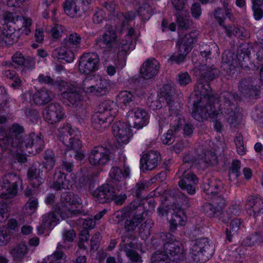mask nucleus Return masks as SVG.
Returning <instances> with one entry per match:
<instances>
[{"label":"nucleus","instance_id":"13","mask_svg":"<svg viewBox=\"0 0 263 263\" xmlns=\"http://www.w3.org/2000/svg\"><path fill=\"white\" fill-rule=\"evenodd\" d=\"M184 122V120L181 115L171 116L170 128L162 138L163 144L170 145L174 142L177 134L182 129V124Z\"/></svg>","mask_w":263,"mask_h":263},{"label":"nucleus","instance_id":"50","mask_svg":"<svg viewBox=\"0 0 263 263\" xmlns=\"http://www.w3.org/2000/svg\"><path fill=\"white\" fill-rule=\"evenodd\" d=\"M28 252V248L24 243H20L13 248L11 250V254L12 256L18 259L23 258L24 256Z\"/></svg>","mask_w":263,"mask_h":263},{"label":"nucleus","instance_id":"32","mask_svg":"<svg viewBox=\"0 0 263 263\" xmlns=\"http://www.w3.org/2000/svg\"><path fill=\"white\" fill-rule=\"evenodd\" d=\"M222 187L221 181L214 178L205 180L203 184V190L208 195H215L220 192Z\"/></svg>","mask_w":263,"mask_h":263},{"label":"nucleus","instance_id":"62","mask_svg":"<svg viewBox=\"0 0 263 263\" xmlns=\"http://www.w3.org/2000/svg\"><path fill=\"white\" fill-rule=\"evenodd\" d=\"M247 58H248V55L246 51L242 49H238L235 53V67H242L245 62V59Z\"/></svg>","mask_w":263,"mask_h":263},{"label":"nucleus","instance_id":"39","mask_svg":"<svg viewBox=\"0 0 263 263\" xmlns=\"http://www.w3.org/2000/svg\"><path fill=\"white\" fill-rule=\"evenodd\" d=\"M76 237V233L72 229L64 230L62 233L63 244L59 242L57 249H68L72 246V242Z\"/></svg>","mask_w":263,"mask_h":263},{"label":"nucleus","instance_id":"18","mask_svg":"<svg viewBox=\"0 0 263 263\" xmlns=\"http://www.w3.org/2000/svg\"><path fill=\"white\" fill-rule=\"evenodd\" d=\"M95 200L104 204L112 200L115 195V188L109 184H104L96 189L92 193Z\"/></svg>","mask_w":263,"mask_h":263},{"label":"nucleus","instance_id":"6","mask_svg":"<svg viewBox=\"0 0 263 263\" xmlns=\"http://www.w3.org/2000/svg\"><path fill=\"white\" fill-rule=\"evenodd\" d=\"M24 132L22 125L13 123L9 127L7 135L0 141L1 148L10 149L11 152H13L14 148L20 149L24 141Z\"/></svg>","mask_w":263,"mask_h":263},{"label":"nucleus","instance_id":"30","mask_svg":"<svg viewBox=\"0 0 263 263\" xmlns=\"http://www.w3.org/2000/svg\"><path fill=\"white\" fill-rule=\"evenodd\" d=\"M131 114H134V127L141 128L148 123L149 116L145 109L139 107L132 109Z\"/></svg>","mask_w":263,"mask_h":263},{"label":"nucleus","instance_id":"25","mask_svg":"<svg viewBox=\"0 0 263 263\" xmlns=\"http://www.w3.org/2000/svg\"><path fill=\"white\" fill-rule=\"evenodd\" d=\"M62 96L68 102V105L74 107L78 106L82 100L80 88L71 84L67 85Z\"/></svg>","mask_w":263,"mask_h":263},{"label":"nucleus","instance_id":"5","mask_svg":"<svg viewBox=\"0 0 263 263\" xmlns=\"http://www.w3.org/2000/svg\"><path fill=\"white\" fill-rule=\"evenodd\" d=\"M214 247L208 239L203 238L196 240L191 245V256L197 263H204L214 253Z\"/></svg>","mask_w":263,"mask_h":263},{"label":"nucleus","instance_id":"7","mask_svg":"<svg viewBox=\"0 0 263 263\" xmlns=\"http://www.w3.org/2000/svg\"><path fill=\"white\" fill-rule=\"evenodd\" d=\"M22 183L20 177L13 173H8L0 177V196L8 199L15 196L18 185Z\"/></svg>","mask_w":263,"mask_h":263},{"label":"nucleus","instance_id":"29","mask_svg":"<svg viewBox=\"0 0 263 263\" xmlns=\"http://www.w3.org/2000/svg\"><path fill=\"white\" fill-rule=\"evenodd\" d=\"M60 216H63L62 211L59 207H55L54 211L43 215L42 225L45 228H53L58 223Z\"/></svg>","mask_w":263,"mask_h":263},{"label":"nucleus","instance_id":"48","mask_svg":"<svg viewBox=\"0 0 263 263\" xmlns=\"http://www.w3.org/2000/svg\"><path fill=\"white\" fill-rule=\"evenodd\" d=\"M189 52L184 51L179 47L178 48L177 54L174 53L171 55L168 59V62L171 64L176 63L177 64H181L186 61L187 55Z\"/></svg>","mask_w":263,"mask_h":263},{"label":"nucleus","instance_id":"63","mask_svg":"<svg viewBox=\"0 0 263 263\" xmlns=\"http://www.w3.org/2000/svg\"><path fill=\"white\" fill-rule=\"evenodd\" d=\"M106 18L105 12L99 8H97L94 12L92 16V21L95 24L101 23Z\"/></svg>","mask_w":263,"mask_h":263},{"label":"nucleus","instance_id":"59","mask_svg":"<svg viewBox=\"0 0 263 263\" xmlns=\"http://www.w3.org/2000/svg\"><path fill=\"white\" fill-rule=\"evenodd\" d=\"M234 142L237 153L240 155H244L246 153V149L244 146L243 136L240 133L237 134L235 137Z\"/></svg>","mask_w":263,"mask_h":263},{"label":"nucleus","instance_id":"43","mask_svg":"<svg viewBox=\"0 0 263 263\" xmlns=\"http://www.w3.org/2000/svg\"><path fill=\"white\" fill-rule=\"evenodd\" d=\"M184 164H181L178 173V178L183 181H190L195 183L198 182L199 179L196 175L190 170H185Z\"/></svg>","mask_w":263,"mask_h":263},{"label":"nucleus","instance_id":"19","mask_svg":"<svg viewBox=\"0 0 263 263\" xmlns=\"http://www.w3.org/2000/svg\"><path fill=\"white\" fill-rule=\"evenodd\" d=\"M129 123L118 121L112 126L113 133L119 143L126 144L132 136L130 127Z\"/></svg>","mask_w":263,"mask_h":263},{"label":"nucleus","instance_id":"55","mask_svg":"<svg viewBox=\"0 0 263 263\" xmlns=\"http://www.w3.org/2000/svg\"><path fill=\"white\" fill-rule=\"evenodd\" d=\"M202 210L209 217H216L220 214V211L212 203H205L202 206Z\"/></svg>","mask_w":263,"mask_h":263},{"label":"nucleus","instance_id":"61","mask_svg":"<svg viewBox=\"0 0 263 263\" xmlns=\"http://www.w3.org/2000/svg\"><path fill=\"white\" fill-rule=\"evenodd\" d=\"M11 238L10 230L6 227L0 228V245L4 246L8 243Z\"/></svg>","mask_w":263,"mask_h":263},{"label":"nucleus","instance_id":"34","mask_svg":"<svg viewBox=\"0 0 263 263\" xmlns=\"http://www.w3.org/2000/svg\"><path fill=\"white\" fill-rule=\"evenodd\" d=\"M51 55L54 59L64 60L67 63L72 62L74 59V50L67 49L63 46L54 49Z\"/></svg>","mask_w":263,"mask_h":263},{"label":"nucleus","instance_id":"12","mask_svg":"<svg viewBox=\"0 0 263 263\" xmlns=\"http://www.w3.org/2000/svg\"><path fill=\"white\" fill-rule=\"evenodd\" d=\"M110 151L106 147L96 146L89 155V162L92 165H105L110 159Z\"/></svg>","mask_w":263,"mask_h":263},{"label":"nucleus","instance_id":"17","mask_svg":"<svg viewBox=\"0 0 263 263\" xmlns=\"http://www.w3.org/2000/svg\"><path fill=\"white\" fill-rule=\"evenodd\" d=\"M44 111L45 119L51 124L60 122L65 117L63 108L58 103L49 104L46 107Z\"/></svg>","mask_w":263,"mask_h":263},{"label":"nucleus","instance_id":"9","mask_svg":"<svg viewBox=\"0 0 263 263\" xmlns=\"http://www.w3.org/2000/svg\"><path fill=\"white\" fill-rule=\"evenodd\" d=\"M100 58L96 52H85L80 58L79 70L82 74L88 75L99 69Z\"/></svg>","mask_w":263,"mask_h":263},{"label":"nucleus","instance_id":"1","mask_svg":"<svg viewBox=\"0 0 263 263\" xmlns=\"http://www.w3.org/2000/svg\"><path fill=\"white\" fill-rule=\"evenodd\" d=\"M217 100L211 87L208 85L204 86L199 80L195 86L194 94L189 98L190 102L193 105L192 116L199 122L221 117L222 111L219 104L215 103Z\"/></svg>","mask_w":263,"mask_h":263},{"label":"nucleus","instance_id":"23","mask_svg":"<svg viewBox=\"0 0 263 263\" xmlns=\"http://www.w3.org/2000/svg\"><path fill=\"white\" fill-rule=\"evenodd\" d=\"M42 165L39 162L32 164L27 171V178L30 184L34 188H38L44 181V179L41 177L42 170Z\"/></svg>","mask_w":263,"mask_h":263},{"label":"nucleus","instance_id":"21","mask_svg":"<svg viewBox=\"0 0 263 263\" xmlns=\"http://www.w3.org/2000/svg\"><path fill=\"white\" fill-rule=\"evenodd\" d=\"M174 241H169L170 242L165 244L164 253L168 256L170 262L178 263L183 260L184 255L178 242Z\"/></svg>","mask_w":263,"mask_h":263},{"label":"nucleus","instance_id":"24","mask_svg":"<svg viewBox=\"0 0 263 263\" xmlns=\"http://www.w3.org/2000/svg\"><path fill=\"white\" fill-rule=\"evenodd\" d=\"M83 4V0H66L63 4V9L65 13L71 17H80L84 14L82 8Z\"/></svg>","mask_w":263,"mask_h":263},{"label":"nucleus","instance_id":"57","mask_svg":"<svg viewBox=\"0 0 263 263\" xmlns=\"http://www.w3.org/2000/svg\"><path fill=\"white\" fill-rule=\"evenodd\" d=\"M153 222L151 219H147L142 223L139 228V235L143 237H147L150 234V230L152 228Z\"/></svg>","mask_w":263,"mask_h":263},{"label":"nucleus","instance_id":"35","mask_svg":"<svg viewBox=\"0 0 263 263\" xmlns=\"http://www.w3.org/2000/svg\"><path fill=\"white\" fill-rule=\"evenodd\" d=\"M82 38L77 33L70 34L62 41L61 45L67 49L76 50L80 47Z\"/></svg>","mask_w":263,"mask_h":263},{"label":"nucleus","instance_id":"54","mask_svg":"<svg viewBox=\"0 0 263 263\" xmlns=\"http://www.w3.org/2000/svg\"><path fill=\"white\" fill-rule=\"evenodd\" d=\"M44 166L48 170L52 169L55 165L56 156L53 151L51 149H47L45 154Z\"/></svg>","mask_w":263,"mask_h":263},{"label":"nucleus","instance_id":"8","mask_svg":"<svg viewBox=\"0 0 263 263\" xmlns=\"http://www.w3.org/2000/svg\"><path fill=\"white\" fill-rule=\"evenodd\" d=\"M238 90L246 98L255 99L260 94V86L256 78L247 77L241 79L237 85Z\"/></svg>","mask_w":263,"mask_h":263},{"label":"nucleus","instance_id":"14","mask_svg":"<svg viewBox=\"0 0 263 263\" xmlns=\"http://www.w3.org/2000/svg\"><path fill=\"white\" fill-rule=\"evenodd\" d=\"M117 35L113 29H107L96 40L95 46L96 49L111 50L117 46Z\"/></svg>","mask_w":263,"mask_h":263},{"label":"nucleus","instance_id":"38","mask_svg":"<svg viewBox=\"0 0 263 263\" xmlns=\"http://www.w3.org/2000/svg\"><path fill=\"white\" fill-rule=\"evenodd\" d=\"M219 71L217 68L210 67L202 72L200 78L197 80L195 86L199 80H201L202 84L205 86L208 85L210 87L209 82L214 80L218 76Z\"/></svg>","mask_w":263,"mask_h":263},{"label":"nucleus","instance_id":"37","mask_svg":"<svg viewBox=\"0 0 263 263\" xmlns=\"http://www.w3.org/2000/svg\"><path fill=\"white\" fill-rule=\"evenodd\" d=\"M175 240V236L170 233H161L157 235L156 237L152 239V245L153 247L157 249L163 247L164 250V245L169 241H174Z\"/></svg>","mask_w":263,"mask_h":263},{"label":"nucleus","instance_id":"49","mask_svg":"<svg viewBox=\"0 0 263 263\" xmlns=\"http://www.w3.org/2000/svg\"><path fill=\"white\" fill-rule=\"evenodd\" d=\"M240 167L241 163L240 161L237 160L233 161L229 170V179L231 181L237 180L240 176Z\"/></svg>","mask_w":263,"mask_h":263},{"label":"nucleus","instance_id":"58","mask_svg":"<svg viewBox=\"0 0 263 263\" xmlns=\"http://www.w3.org/2000/svg\"><path fill=\"white\" fill-rule=\"evenodd\" d=\"M166 253L158 250L155 252L151 257L152 263H170Z\"/></svg>","mask_w":263,"mask_h":263},{"label":"nucleus","instance_id":"56","mask_svg":"<svg viewBox=\"0 0 263 263\" xmlns=\"http://www.w3.org/2000/svg\"><path fill=\"white\" fill-rule=\"evenodd\" d=\"M262 241L261 236L255 232L247 237L242 241V244L244 246L251 247Z\"/></svg>","mask_w":263,"mask_h":263},{"label":"nucleus","instance_id":"4","mask_svg":"<svg viewBox=\"0 0 263 263\" xmlns=\"http://www.w3.org/2000/svg\"><path fill=\"white\" fill-rule=\"evenodd\" d=\"M122 212L125 216L132 217L131 219H127L124 224V228L128 232L134 231L144 218V208L138 200L131 202L123 209Z\"/></svg>","mask_w":263,"mask_h":263},{"label":"nucleus","instance_id":"41","mask_svg":"<svg viewBox=\"0 0 263 263\" xmlns=\"http://www.w3.org/2000/svg\"><path fill=\"white\" fill-rule=\"evenodd\" d=\"M54 95L50 91L42 89L35 92L33 96V100L38 105H42L50 102Z\"/></svg>","mask_w":263,"mask_h":263},{"label":"nucleus","instance_id":"11","mask_svg":"<svg viewBox=\"0 0 263 263\" xmlns=\"http://www.w3.org/2000/svg\"><path fill=\"white\" fill-rule=\"evenodd\" d=\"M44 147V142L40 135L31 133L24 137V141L20 148L21 151H27L29 153H39Z\"/></svg>","mask_w":263,"mask_h":263},{"label":"nucleus","instance_id":"16","mask_svg":"<svg viewBox=\"0 0 263 263\" xmlns=\"http://www.w3.org/2000/svg\"><path fill=\"white\" fill-rule=\"evenodd\" d=\"M61 202L62 204V211L67 212V215H76L81 213L79 211L77 212L74 207L77 204H81V199L77 195L70 192H64L61 195Z\"/></svg>","mask_w":263,"mask_h":263},{"label":"nucleus","instance_id":"44","mask_svg":"<svg viewBox=\"0 0 263 263\" xmlns=\"http://www.w3.org/2000/svg\"><path fill=\"white\" fill-rule=\"evenodd\" d=\"M241 223L242 221L238 218H233L232 220L229 225V228H227L226 231L227 239L230 242L232 241V237L237 234L240 229Z\"/></svg>","mask_w":263,"mask_h":263},{"label":"nucleus","instance_id":"2","mask_svg":"<svg viewBox=\"0 0 263 263\" xmlns=\"http://www.w3.org/2000/svg\"><path fill=\"white\" fill-rule=\"evenodd\" d=\"M60 140L65 145L66 157H73L77 160L84 159L85 155L82 150V143L79 135L69 124L64 125L59 129Z\"/></svg>","mask_w":263,"mask_h":263},{"label":"nucleus","instance_id":"52","mask_svg":"<svg viewBox=\"0 0 263 263\" xmlns=\"http://www.w3.org/2000/svg\"><path fill=\"white\" fill-rule=\"evenodd\" d=\"M198 182H195V183L183 181L179 180L178 182L179 186L183 190L187 192L190 195H193L195 194L196 190V186Z\"/></svg>","mask_w":263,"mask_h":263},{"label":"nucleus","instance_id":"45","mask_svg":"<svg viewBox=\"0 0 263 263\" xmlns=\"http://www.w3.org/2000/svg\"><path fill=\"white\" fill-rule=\"evenodd\" d=\"M148 189V182L146 181H139L132 189V194L138 198L144 197Z\"/></svg>","mask_w":263,"mask_h":263},{"label":"nucleus","instance_id":"31","mask_svg":"<svg viewBox=\"0 0 263 263\" xmlns=\"http://www.w3.org/2000/svg\"><path fill=\"white\" fill-rule=\"evenodd\" d=\"M198 32L194 30L180 36L177 43L178 47L190 52L193 48V44L196 41Z\"/></svg>","mask_w":263,"mask_h":263},{"label":"nucleus","instance_id":"26","mask_svg":"<svg viewBox=\"0 0 263 263\" xmlns=\"http://www.w3.org/2000/svg\"><path fill=\"white\" fill-rule=\"evenodd\" d=\"M160 159V155L157 151H151L142 156L141 167L144 171L152 170L157 166Z\"/></svg>","mask_w":263,"mask_h":263},{"label":"nucleus","instance_id":"47","mask_svg":"<svg viewBox=\"0 0 263 263\" xmlns=\"http://www.w3.org/2000/svg\"><path fill=\"white\" fill-rule=\"evenodd\" d=\"M138 14L144 21L148 20L154 13L152 7L147 2H143L140 5L138 10Z\"/></svg>","mask_w":263,"mask_h":263},{"label":"nucleus","instance_id":"33","mask_svg":"<svg viewBox=\"0 0 263 263\" xmlns=\"http://www.w3.org/2000/svg\"><path fill=\"white\" fill-rule=\"evenodd\" d=\"M130 172L128 166L124 164L122 169L117 166L112 167L109 174L112 180L115 181L121 182L129 177Z\"/></svg>","mask_w":263,"mask_h":263},{"label":"nucleus","instance_id":"51","mask_svg":"<svg viewBox=\"0 0 263 263\" xmlns=\"http://www.w3.org/2000/svg\"><path fill=\"white\" fill-rule=\"evenodd\" d=\"M15 35L9 32L7 30H4L0 34V47L7 45H13L15 42Z\"/></svg>","mask_w":263,"mask_h":263},{"label":"nucleus","instance_id":"28","mask_svg":"<svg viewBox=\"0 0 263 263\" xmlns=\"http://www.w3.org/2000/svg\"><path fill=\"white\" fill-rule=\"evenodd\" d=\"M110 85L108 81L101 78L97 79L96 84L90 86H86L84 84L83 90L86 92L93 93L96 95L102 96L109 91Z\"/></svg>","mask_w":263,"mask_h":263},{"label":"nucleus","instance_id":"10","mask_svg":"<svg viewBox=\"0 0 263 263\" xmlns=\"http://www.w3.org/2000/svg\"><path fill=\"white\" fill-rule=\"evenodd\" d=\"M120 250L124 251L133 261L141 262V257L136 251L137 248L136 237L132 234H127L121 237Z\"/></svg>","mask_w":263,"mask_h":263},{"label":"nucleus","instance_id":"60","mask_svg":"<svg viewBox=\"0 0 263 263\" xmlns=\"http://www.w3.org/2000/svg\"><path fill=\"white\" fill-rule=\"evenodd\" d=\"M222 62L229 66L235 67V53L231 51L224 52L222 54Z\"/></svg>","mask_w":263,"mask_h":263},{"label":"nucleus","instance_id":"22","mask_svg":"<svg viewBox=\"0 0 263 263\" xmlns=\"http://www.w3.org/2000/svg\"><path fill=\"white\" fill-rule=\"evenodd\" d=\"M159 63L155 59L145 61L140 67V73L142 78L149 80L155 77L159 71Z\"/></svg>","mask_w":263,"mask_h":263},{"label":"nucleus","instance_id":"42","mask_svg":"<svg viewBox=\"0 0 263 263\" xmlns=\"http://www.w3.org/2000/svg\"><path fill=\"white\" fill-rule=\"evenodd\" d=\"M66 175L63 172L59 171L55 173L52 187L57 191L68 189L69 181L66 179Z\"/></svg>","mask_w":263,"mask_h":263},{"label":"nucleus","instance_id":"20","mask_svg":"<svg viewBox=\"0 0 263 263\" xmlns=\"http://www.w3.org/2000/svg\"><path fill=\"white\" fill-rule=\"evenodd\" d=\"M214 15L218 24L224 28L226 33L228 36L231 37L232 35H234L237 37L243 36V28H239L235 25L229 26L224 25L225 17L222 9L217 8L215 9Z\"/></svg>","mask_w":263,"mask_h":263},{"label":"nucleus","instance_id":"64","mask_svg":"<svg viewBox=\"0 0 263 263\" xmlns=\"http://www.w3.org/2000/svg\"><path fill=\"white\" fill-rule=\"evenodd\" d=\"M174 89L170 85H165L163 88V93L166 100V102L168 105H170L173 101L172 97L174 93Z\"/></svg>","mask_w":263,"mask_h":263},{"label":"nucleus","instance_id":"3","mask_svg":"<svg viewBox=\"0 0 263 263\" xmlns=\"http://www.w3.org/2000/svg\"><path fill=\"white\" fill-rule=\"evenodd\" d=\"M116 105L110 100L105 101L99 104L93 116L92 126L97 130H103L113 120L116 111L114 109Z\"/></svg>","mask_w":263,"mask_h":263},{"label":"nucleus","instance_id":"36","mask_svg":"<svg viewBox=\"0 0 263 263\" xmlns=\"http://www.w3.org/2000/svg\"><path fill=\"white\" fill-rule=\"evenodd\" d=\"M186 221V217L182 210H178L175 211L170 220V230L174 232L178 226L185 225Z\"/></svg>","mask_w":263,"mask_h":263},{"label":"nucleus","instance_id":"40","mask_svg":"<svg viewBox=\"0 0 263 263\" xmlns=\"http://www.w3.org/2000/svg\"><path fill=\"white\" fill-rule=\"evenodd\" d=\"M136 98L137 97L131 91H122L118 94L117 100L120 105L128 106L130 108L135 104Z\"/></svg>","mask_w":263,"mask_h":263},{"label":"nucleus","instance_id":"46","mask_svg":"<svg viewBox=\"0 0 263 263\" xmlns=\"http://www.w3.org/2000/svg\"><path fill=\"white\" fill-rule=\"evenodd\" d=\"M227 119V122L231 127H236L242 122L243 116L239 111V109L236 107L235 110L232 111Z\"/></svg>","mask_w":263,"mask_h":263},{"label":"nucleus","instance_id":"27","mask_svg":"<svg viewBox=\"0 0 263 263\" xmlns=\"http://www.w3.org/2000/svg\"><path fill=\"white\" fill-rule=\"evenodd\" d=\"M248 213L254 217L263 214V199L260 196H251L248 197L246 203Z\"/></svg>","mask_w":263,"mask_h":263},{"label":"nucleus","instance_id":"15","mask_svg":"<svg viewBox=\"0 0 263 263\" xmlns=\"http://www.w3.org/2000/svg\"><path fill=\"white\" fill-rule=\"evenodd\" d=\"M240 97L236 93L224 91L220 94L219 100L217 103H220L219 106L221 111L223 109L224 113L229 115L232 111L235 110L237 105L236 101Z\"/></svg>","mask_w":263,"mask_h":263},{"label":"nucleus","instance_id":"53","mask_svg":"<svg viewBox=\"0 0 263 263\" xmlns=\"http://www.w3.org/2000/svg\"><path fill=\"white\" fill-rule=\"evenodd\" d=\"M136 42L133 40V37L129 36H125L124 39L121 40L119 49L122 51H124L126 54L129 49H133L135 47Z\"/></svg>","mask_w":263,"mask_h":263}]
</instances>
